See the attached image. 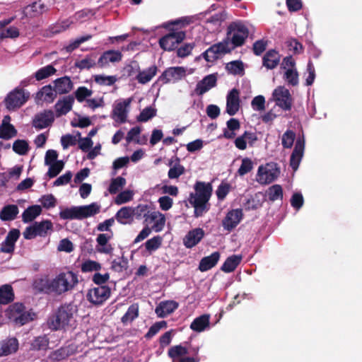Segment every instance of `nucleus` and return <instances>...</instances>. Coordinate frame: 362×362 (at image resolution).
Returning <instances> with one entry per match:
<instances>
[{
    "instance_id": "f257e3e1",
    "label": "nucleus",
    "mask_w": 362,
    "mask_h": 362,
    "mask_svg": "<svg viewBox=\"0 0 362 362\" xmlns=\"http://www.w3.org/2000/svg\"><path fill=\"white\" fill-rule=\"evenodd\" d=\"M194 192L189 194L188 202L194 207V216L202 217L210 209L209 199L212 194V185L210 182H196Z\"/></svg>"
},
{
    "instance_id": "f03ea898",
    "label": "nucleus",
    "mask_w": 362,
    "mask_h": 362,
    "mask_svg": "<svg viewBox=\"0 0 362 362\" xmlns=\"http://www.w3.org/2000/svg\"><path fill=\"white\" fill-rule=\"evenodd\" d=\"M76 312L75 306L71 303H64L58 308L48 320L47 325L52 330H60L67 326Z\"/></svg>"
},
{
    "instance_id": "7ed1b4c3",
    "label": "nucleus",
    "mask_w": 362,
    "mask_h": 362,
    "mask_svg": "<svg viewBox=\"0 0 362 362\" xmlns=\"http://www.w3.org/2000/svg\"><path fill=\"white\" fill-rule=\"evenodd\" d=\"M100 206L97 203L81 206L66 208L59 212V217L64 220H82L100 212Z\"/></svg>"
},
{
    "instance_id": "20e7f679",
    "label": "nucleus",
    "mask_w": 362,
    "mask_h": 362,
    "mask_svg": "<svg viewBox=\"0 0 362 362\" xmlns=\"http://www.w3.org/2000/svg\"><path fill=\"white\" fill-rule=\"evenodd\" d=\"M52 294L62 295L72 290L78 284V276L73 272H61L51 279Z\"/></svg>"
},
{
    "instance_id": "39448f33",
    "label": "nucleus",
    "mask_w": 362,
    "mask_h": 362,
    "mask_svg": "<svg viewBox=\"0 0 362 362\" xmlns=\"http://www.w3.org/2000/svg\"><path fill=\"white\" fill-rule=\"evenodd\" d=\"M35 314L26 310L24 304L15 303L7 308L6 316L16 326H23L33 320Z\"/></svg>"
},
{
    "instance_id": "423d86ee",
    "label": "nucleus",
    "mask_w": 362,
    "mask_h": 362,
    "mask_svg": "<svg viewBox=\"0 0 362 362\" xmlns=\"http://www.w3.org/2000/svg\"><path fill=\"white\" fill-rule=\"evenodd\" d=\"M248 35V28L240 22L230 23L227 29V39L233 44V48L242 46Z\"/></svg>"
},
{
    "instance_id": "0eeeda50",
    "label": "nucleus",
    "mask_w": 362,
    "mask_h": 362,
    "mask_svg": "<svg viewBox=\"0 0 362 362\" xmlns=\"http://www.w3.org/2000/svg\"><path fill=\"white\" fill-rule=\"evenodd\" d=\"M186 37V33L184 31H170L159 39L158 44L161 49L165 51H173L179 44H180Z\"/></svg>"
},
{
    "instance_id": "6e6552de",
    "label": "nucleus",
    "mask_w": 362,
    "mask_h": 362,
    "mask_svg": "<svg viewBox=\"0 0 362 362\" xmlns=\"http://www.w3.org/2000/svg\"><path fill=\"white\" fill-rule=\"evenodd\" d=\"M279 173L280 170L276 163H270L264 166L260 165L257 174V181L262 185L269 184L279 177Z\"/></svg>"
},
{
    "instance_id": "1a4fd4ad",
    "label": "nucleus",
    "mask_w": 362,
    "mask_h": 362,
    "mask_svg": "<svg viewBox=\"0 0 362 362\" xmlns=\"http://www.w3.org/2000/svg\"><path fill=\"white\" fill-rule=\"evenodd\" d=\"M29 98V93H25L23 88H16L4 99L6 107L11 111L23 105Z\"/></svg>"
},
{
    "instance_id": "9d476101",
    "label": "nucleus",
    "mask_w": 362,
    "mask_h": 362,
    "mask_svg": "<svg viewBox=\"0 0 362 362\" xmlns=\"http://www.w3.org/2000/svg\"><path fill=\"white\" fill-rule=\"evenodd\" d=\"M189 354V348L182 344L171 346L168 351L172 362H199V356H185Z\"/></svg>"
},
{
    "instance_id": "9b49d317",
    "label": "nucleus",
    "mask_w": 362,
    "mask_h": 362,
    "mask_svg": "<svg viewBox=\"0 0 362 362\" xmlns=\"http://www.w3.org/2000/svg\"><path fill=\"white\" fill-rule=\"evenodd\" d=\"M111 290L107 286H100L88 291L87 300L95 305H102L110 296Z\"/></svg>"
},
{
    "instance_id": "f8f14e48",
    "label": "nucleus",
    "mask_w": 362,
    "mask_h": 362,
    "mask_svg": "<svg viewBox=\"0 0 362 362\" xmlns=\"http://www.w3.org/2000/svg\"><path fill=\"white\" fill-rule=\"evenodd\" d=\"M273 97L276 105L284 110H290L293 99L289 90L284 86H278L273 92Z\"/></svg>"
},
{
    "instance_id": "ddd939ff",
    "label": "nucleus",
    "mask_w": 362,
    "mask_h": 362,
    "mask_svg": "<svg viewBox=\"0 0 362 362\" xmlns=\"http://www.w3.org/2000/svg\"><path fill=\"white\" fill-rule=\"evenodd\" d=\"M186 75V69L183 66H172L166 69L158 77V81L163 84L177 82Z\"/></svg>"
},
{
    "instance_id": "4468645a",
    "label": "nucleus",
    "mask_w": 362,
    "mask_h": 362,
    "mask_svg": "<svg viewBox=\"0 0 362 362\" xmlns=\"http://www.w3.org/2000/svg\"><path fill=\"white\" fill-rule=\"evenodd\" d=\"M243 216V214L241 209H232L227 213L222 221V225L226 230L231 231L239 224Z\"/></svg>"
},
{
    "instance_id": "2eb2a0df",
    "label": "nucleus",
    "mask_w": 362,
    "mask_h": 362,
    "mask_svg": "<svg viewBox=\"0 0 362 362\" xmlns=\"http://www.w3.org/2000/svg\"><path fill=\"white\" fill-rule=\"evenodd\" d=\"M54 121V115L52 110H46L35 116L33 126L37 129H42L51 125Z\"/></svg>"
},
{
    "instance_id": "dca6fc26",
    "label": "nucleus",
    "mask_w": 362,
    "mask_h": 362,
    "mask_svg": "<svg viewBox=\"0 0 362 362\" xmlns=\"http://www.w3.org/2000/svg\"><path fill=\"white\" fill-rule=\"evenodd\" d=\"M240 92L236 88H233L226 97V112L230 115H235L240 109Z\"/></svg>"
},
{
    "instance_id": "f3484780",
    "label": "nucleus",
    "mask_w": 362,
    "mask_h": 362,
    "mask_svg": "<svg viewBox=\"0 0 362 362\" xmlns=\"http://www.w3.org/2000/svg\"><path fill=\"white\" fill-rule=\"evenodd\" d=\"M74 103V97L69 95L59 99L54 105L55 115L57 117L66 115L72 109Z\"/></svg>"
},
{
    "instance_id": "a211bd4d",
    "label": "nucleus",
    "mask_w": 362,
    "mask_h": 362,
    "mask_svg": "<svg viewBox=\"0 0 362 362\" xmlns=\"http://www.w3.org/2000/svg\"><path fill=\"white\" fill-rule=\"evenodd\" d=\"M132 101V98H129L116 103L112 110V117H117L116 121H119L120 123L126 122L127 117V108L130 105Z\"/></svg>"
},
{
    "instance_id": "6ab92c4d",
    "label": "nucleus",
    "mask_w": 362,
    "mask_h": 362,
    "mask_svg": "<svg viewBox=\"0 0 362 362\" xmlns=\"http://www.w3.org/2000/svg\"><path fill=\"white\" fill-rule=\"evenodd\" d=\"M304 148V139L300 138L298 139L290 158V165L294 170H296L299 166L300 162L303 156Z\"/></svg>"
},
{
    "instance_id": "aec40b11",
    "label": "nucleus",
    "mask_w": 362,
    "mask_h": 362,
    "mask_svg": "<svg viewBox=\"0 0 362 362\" xmlns=\"http://www.w3.org/2000/svg\"><path fill=\"white\" fill-rule=\"evenodd\" d=\"M20 230L18 229H11L7 234L5 240L3 242L0 252L5 253H12L15 249V243L20 237Z\"/></svg>"
},
{
    "instance_id": "412c9836",
    "label": "nucleus",
    "mask_w": 362,
    "mask_h": 362,
    "mask_svg": "<svg viewBox=\"0 0 362 362\" xmlns=\"http://www.w3.org/2000/svg\"><path fill=\"white\" fill-rule=\"evenodd\" d=\"M217 78L214 74H209L199 81L196 86L194 92L197 95H202L211 88L216 86Z\"/></svg>"
},
{
    "instance_id": "4be33fe9",
    "label": "nucleus",
    "mask_w": 362,
    "mask_h": 362,
    "mask_svg": "<svg viewBox=\"0 0 362 362\" xmlns=\"http://www.w3.org/2000/svg\"><path fill=\"white\" fill-rule=\"evenodd\" d=\"M204 236L202 228H197L189 230L183 239L184 245L187 248H192L197 245Z\"/></svg>"
},
{
    "instance_id": "5701e85b",
    "label": "nucleus",
    "mask_w": 362,
    "mask_h": 362,
    "mask_svg": "<svg viewBox=\"0 0 362 362\" xmlns=\"http://www.w3.org/2000/svg\"><path fill=\"white\" fill-rule=\"evenodd\" d=\"M113 237V232L111 233H100L98 235L96 242L98 243V252L103 254L110 255L113 252V247L108 241Z\"/></svg>"
},
{
    "instance_id": "b1692460",
    "label": "nucleus",
    "mask_w": 362,
    "mask_h": 362,
    "mask_svg": "<svg viewBox=\"0 0 362 362\" xmlns=\"http://www.w3.org/2000/svg\"><path fill=\"white\" fill-rule=\"evenodd\" d=\"M281 54L274 49H269L262 57V66L267 69H274L279 64Z\"/></svg>"
},
{
    "instance_id": "393cba45",
    "label": "nucleus",
    "mask_w": 362,
    "mask_h": 362,
    "mask_svg": "<svg viewBox=\"0 0 362 362\" xmlns=\"http://www.w3.org/2000/svg\"><path fill=\"white\" fill-rule=\"evenodd\" d=\"M178 305L175 300L162 301L156 308L155 312L158 317L163 318L173 313L178 308Z\"/></svg>"
},
{
    "instance_id": "a878e982",
    "label": "nucleus",
    "mask_w": 362,
    "mask_h": 362,
    "mask_svg": "<svg viewBox=\"0 0 362 362\" xmlns=\"http://www.w3.org/2000/svg\"><path fill=\"white\" fill-rule=\"evenodd\" d=\"M158 71V66L155 64L144 70L139 69L138 74L136 76V80L140 84H146L157 74Z\"/></svg>"
},
{
    "instance_id": "bb28decb",
    "label": "nucleus",
    "mask_w": 362,
    "mask_h": 362,
    "mask_svg": "<svg viewBox=\"0 0 362 362\" xmlns=\"http://www.w3.org/2000/svg\"><path fill=\"white\" fill-rule=\"evenodd\" d=\"M33 288L38 293L52 294V281L48 277L35 279Z\"/></svg>"
},
{
    "instance_id": "cd10ccee",
    "label": "nucleus",
    "mask_w": 362,
    "mask_h": 362,
    "mask_svg": "<svg viewBox=\"0 0 362 362\" xmlns=\"http://www.w3.org/2000/svg\"><path fill=\"white\" fill-rule=\"evenodd\" d=\"M220 259V253L214 252L209 256L203 257L199 262V269L201 272H206L216 265Z\"/></svg>"
},
{
    "instance_id": "c85d7f7f",
    "label": "nucleus",
    "mask_w": 362,
    "mask_h": 362,
    "mask_svg": "<svg viewBox=\"0 0 362 362\" xmlns=\"http://www.w3.org/2000/svg\"><path fill=\"white\" fill-rule=\"evenodd\" d=\"M18 341L16 338H10L0 342V356H8L17 351Z\"/></svg>"
},
{
    "instance_id": "c756f323",
    "label": "nucleus",
    "mask_w": 362,
    "mask_h": 362,
    "mask_svg": "<svg viewBox=\"0 0 362 362\" xmlns=\"http://www.w3.org/2000/svg\"><path fill=\"white\" fill-rule=\"evenodd\" d=\"M54 88L58 94H66L72 90L73 83L68 76L61 77L54 81Z\"/></svg>"
},
{
    "instance_id": "7c9ffc66",
    "label": "nucleus",
    "mask_w": 362,
    "mask_h": 362,
    "mask_svg": "<svg viewBox=\"0 0 362 362\" xmlns=\"http://www.w3.org/2000/svg\"><path fill=\"white\" fill-rule=\"evenodd\" d=\"M115 219L122 225L130 224L134 218L132 207H122L115 214Z\"/></svg>"
},
{
    "instance_id": "2f4dec72",
    "label": "nucleus",
    "mask_w": 362,
    "mask_h": 362,
    "mask_svg": "<svg viewBox=\"0 0 362 362\" xmlns=\"http://www.w3.org/2000/svg\"><path fill=\"white\" fill-rule=\"evenodd\" d=\"M210 315L204 314L199 317H196L190 325V329L197 332H201L205 330L206 327H209Z\"/></svg>"
},
{
    "instance_id": "473e14b6",
    "label": "nucleus",
    "mask_w": 362,
    "mask_h": 362,
    "mask_svg": "<svg viewBox=\"0 0 362 362\" xmlns=\"http://www.w3.org/2000/svg\"><path fill=\"white\" fill-rule=\"evenodd\" d=\"M19 212L18 207L15 204L6 205L0 211V219L3 221L14 220Z\"/></svg>"
},
{
    "instance_id": "72a5a7b5",
    "label": "nucleus",
    "mask_w": 362,
    "mask_h": 362,
    "mask_svg": "<svg viewBox=\"0 0 362 362\" xmlns=\"http://www.w3.org/2000/svg\"><path fill=\"white\" fill-rule=\"evenodd\" d=\"M241 261V255H233L229 256L221 266V269L226 273L232 272L238 267Z\"/></svg>"
},
{
    "instance_id": "f704fd0d",
    "label": "nucleus",
    "mask_w": 362,
    "mask_h": 362,
    "mask_svg": "<svg viewBox=\"0 0 362 362\" xmlns=\"http://www.w3.org/2000/svg\"><path fill=\"white\" fill-rule=\"evenodd\" d=\"M57 93L55 92V88L53 89L50 85L43 86L37 93V97L47 103H52L57 97Z\"/></svg>"
},
{
    "instance_id": "c9c22d12",
    "label": "nucleus",
    "mask_w": 362,
    "mask_h": 362,
    "mask_svg": "<svg viewBox=\"0 0 362 362\" xmlns=\"http://www.w3.org/2000/svg\"><path fill=\"white\" fill-rule=\"evenodd\" d=\"M14 292L10 284L0 286V304L6 305L14 300Z\"/></svg>"
},
{
    "instance_id": "e433bc0d",
    "label": "nucleus",
    "mask_w": 362,
    "mask_h": 362,
    "mask_svg": "<svg viewBox=\"0 0 362 362\" xmlns=\"http://www.w3.org/2000/svg\"><path fill=\"white\" fill-rule=\"evenodd\" d=\"M49 339L47 335L44 334L35 337L30 344V350L32 351H45L48 349Z\"/></svg>"
},
{
    "instance_id": "4c0bfd02",
    "label": "nucleus",
    "mask_w": 362,
    "mask_h": 362,
    "mask_svg": "<svg viewBox=\"0 0 362 362\" xmlns=\"http://www.w3.org/2000/svg\"><path fill=\"white\" fill-rule=\"evenodd\" d=\"M42 212V208L39 205H33L28 207L22 214L23 221L28 223L33 221Z\"/></svg>"
},
{
    "instance_id": "58836bf2",
    "label": "nucleus",
    "mask_w": 362,
    "mask_h": 362,
    "mask_svg": "<svg viewBox=\"0 0 362 362\" xmlns=\"http://www.w3.org/2000/svg\"><path fill=\"white\" fill-rule=\"evenodd\" d=\"M95 59L96 55L95 54H88L84 59L76 62L75 66L79 69H90L97 65Z\"/></svg>"
},
{
    "instance_id": "ea45409f",
    "label": "nucleus",
    "mask_w": 362,
    "mask_h": 362,
    "mask_svg": "<svg viewBox=\"0 0 362 362\" xmlns=\"http://www.w3.org/2000/svg\"><path fill=\"white\" fill-rule=\"evenodd\" d=\"M18 131L13 124H0V138L8 140L16 136Z\"/></svg>"
},
{
    "instance_id": "a19ab883",
    "label": "nucleus",
    "mask_w": 362,
    "mask_h": 362,
    "mask_svg": "<svg viewBox=\"0 0 362 362\" xmlns=\"http://www.w3.org/2000/svg\"><path fill=\"white\" fill-rule=\"evenodd\" d=\"M175 165L169 169L168 173L170 179H177L185 171V167L180 164V159L177 156H175Z\"/></svg>"
},
{
    "instance_id": "79ce46f5",
    "label": "nucleus",
    "mask_w": 362,
    "mask_h": 362,
    "mask_svg": "<svg viewBox=\"0 0 362 362\" xmlns=\"http://www.w3.org/2000/svg\"><path fill=\"white\" fill-rule=\"evenodd\" d=\"M56 69L51 64L47 65L38 69L35 74V78L37 81H41L56 73Z\"/></svg>"
},
{
    "instance_id": "37998d69",
    "label": "nucleus",
    "mask_w": 362,
    "mask_h": 362,
    "mask_svg": "<svg viewBox=\"0 0 362 362\" xmlns=\"http://www.w3.org/2000/svg\"><path fill=\"white\" fill-rule=\"evenodd\" d=\"M228 71L233 75H243L244 65L242 61L235 60L228 63L226 66Z\"/></svg>"
},
{
    "instance_id": "c03bdc74",
    "label": "nucleus",
    "mask_w": 362,
    "mask_h": 362,
    "mask_svg": "<svg viewBox=\"0 0 362 362\" xmlns=\"http://www.w3.org/2000/svg\"><path fill=\"white\" fill-rule=\"evenodd\" d=\"M267 193L269 199L272 202L283 199V189L280 185H274L271 186L268 189Z\"/></svg>"
},
{
    "instance_id": "a18cd8bd",
    "label": "nucleus",
    "mask_w": 362,
    "mask_h": 362,
    "mask_svg": "<svg viewBox=\"0 0 362 362\" xmlns=\"http://www.w3.org/2000/svg\"><path fill=\"white\" fill-rule=\"evenodd\" d=\"M139 315V305L137 303H134L131 305L126 313L122 317V322L123 323H127L128 322H132L135 320Z\"/></svg>"
},
{
    "instance_id": "49530a36",
    "label": "nucleus",
    "mask_w": 362,
    "mask_h": 362,
    "mask_svg": "<svg viewBox=\"0 0 362 362\" xmlns=\"http://www.w3.org/2000/svg\"><path fill=\"white\" fill-rule=\"evenodd\" d=\"M12 148L16 153L23 156L29 151V144L26 140L17 139L13 142Z\"/></svg>"
},
{
    "instance_id": "de8ad7c7",
    "label": "nucleus",
    "mask_w": 362,
    "mask_h": 362,
    "mask_svg": "<svg viewBox=\"0 0 362 362\" xmlns=\"http://www.w3.org/2000/svg\"><path fill=\"white\" fill-rule=\"evenodd\" d=\"M126 180L122 177H117L113 178L108 187V191L111 194H115L120 189L124 187L126 185Z\"/></svg>"
},
{
    "instance_id": "09e8293b",
    "label": "nucleus",
    "mask_w": 362,
    "mask_h": 362,
    "mask_svg": "<svg viewBox=\"0 0 362 362\" xmlns=\"http://www.w3.org/2000/svg\"><path fill=\"white\" fill-rule=\"evenodd\" d=\"M157 110L151 106L145 107L137 116L139 122H146L156 115Z\"/></svg>"
},
{
    "instance_id": "8fccbe9b",
    "label": "nucleus",
    "mask_w": 362,
    "mask_h": 362,
    "mask_svg": "<svg viewBox=\"0 0 362 362\" xmlns=\"http://www.w3.org/2000/svg\"><path fill=\"white\" fill-rule=\"evenodd\" d=\"M286 45L289 51L294 54H300L303 52L304 47L296 38H289L286 41Z\"/></svg>"
},
{
    "instance_id": "3c124183",
    "label": "nucleus",
    "mask_w": 362,
    "mask_h": 362,
    "mask_svg": "<svg viewBox=\"0 0 362 362\" xmlns=\"http://www.w3.org/2000/svg\"><path fill=\"white\" fill-rule=\"evenodd\" d=\"M288 85L296 86L298 84V73L296 69H287L284 75Z\"/></svg>"
},
{
    "instance_id": "603ef678",
    "label": "nucleus",
    "mask_w": 362,
    "mask_h": 362,
    "mask_svg": "<svg viewBox=\"0 0 362 362\" xmlns=\"http://www.w3.org/2000/svg\"><path fill=\"white\" fill-rule=\"evenodd\" d=\"M37 235L45 236L48 230L52 228V223L50 221H42L41 222H35L33 223Z\"/></svg>"
},
{
    "instance_id": "864d4df0",
    "label": "nucleus",
    "mask_w": 362,
    "mask_h": 362,
    "mask_svg": "<svg viewBox=\"0 0 362 362\" xmlns=\"http://www.w3.org/2000/svg\"><path fill=\"white\" fill-rule=\"evenodd\" d=\"M163 238L160 235L154 236L145 243V247L148 252L151 253L158 250L162 245Z\"/></svg>"
},
{
    "instance_id": "5fc2aeb1",
    "label": "nucleus",
    "mask_w": 362,
    "mask_h": 362,
    "mask_svg": "<svg viewBox=\"0 0 362 362\" xmlns=\"http://www.w3.org/2000/svg\"><path fill=\"white\" fill-rule=\"evenodd\" d=\"M296 138V134L292 130H286L281 138V144L284 148H290L292 147Z\"/></svg>"
},
{
    "instance_id": "6e6d98bb",
    "label": "nucleus",
    "mask_w": 362,
    "mask_h": 362,
    "mask_svg": "<svg viewBox=\"0 0 362 362\" xmlns=\"http://www.w3.org/2000/svg\"><path fill=\"white\" fill-rule=\"evenodd\" d=\"M134 217L136 219H146L150 210L147 204H139L136 207L132 208Z\"/></svg>"
},
{
    "instance_id": "4d7b16f0",
    "label": "nucleus",
    "mask_w": 362,
    "mask_h": 362,
    "mask_svg": "<svg viewBox=\"0 0 362 362\" xmlns=\"http://www.w3.org/2000/svg\"><path fill=\"white\" fill-rule=\"evenodd\" d=\"M81 269V271L85 273L94 271L97 272L101 269V264L94 260L88 259L83 262Z\"/></svg>"
},
{
    "instance_id": "13d9d810",
    "label": "nucleus",
    "mask_w": 362,
    "mask_h": 362,
    "mask_svg": "<svg viewBox=\"0 0 362 362\" xmlns=\"http://www.w3.org/2000/svg\"><path fill=\"white\" fill-rule=\"evenodd\" d=\"M49 165V168L47 174L50 178H53L57 177L63 170L64 163L62 160H58Z\"/></svg>"
},
{
    "instance_id": "bf43d9fd",
    "label": "nucleus",
    "mask_w": 362,
    "mask_h": 362,
    "mask_svg": "<svg viewBox=\"0 0 362 362\" xmlns=\"http://www.w3.org/2000/svg\"><path fill=\"white\" fill-rule=\"evenodd\" d=\"M75 98L79 103L83 102L87 98L93 94V91L85 86L78 87L74 92Z\"/></svg>"
},
{
    "instance_id": "052dcab7",
    "label": "nucleus",
    "mask_w": 362,
    "mask_h": 362,
    "mask_svg": "<svg viewBox=\"0 0 362 362\" xmlns=\"http://www.w3.org/2000/svg\"><path fill=\"white\" fill-rule=\"evenodd\" d=\"M167 327V322L165 321H160L154 323L148 329L147 333L145 334L146 339H151L155 336L162 328Z\"/></svg>"
},
{
    "instance_id": "680f3d73",
    "label": "nucleus",
    "mask_w": 362,
    "mask_h": 362,
    "mask_svg": "<svg viewBox=\"0 0 362 362\" xmlns=\"http://www.w3.org/2000/svg\"><path fill=\"white\" fill-rule=\"evenodd\" d=\"M216 49L217 48L214 44L203 52L202 56L206 62H211L218 59L219 54Z\"/></svg>"
},
{
    "instance_id": "e2e57ef3",
    "label": "nucleus",
    "mask_w": 362,
    "mask_h": 362,
    "mask_svg": "<svg viewBox=\"0 0 362 362\" xmlns=\"http://www.w3.org/2000/svg\"><path fill=\"white\" fill-rule=\"evenodd\" d=\"M253 168V163L249 158H245L242 160L241 165L238 170L239 175L243 176L250 173Z\"/></svg>"
},
{
    "instance_id": "0e129e2a",
    "label": "nucleus",
    "mask_w": 362,
    "mask_h": 362,
    "mask_svg": "<svg viewBox=\"0 0 362 362\" xmlns=\"http://www.w3.org/2000/svg\"><path fill=\"white\" fill-rule=\"evenodd\" d=\"M94 80L97 83L101 86H112L116 82L117 78L114 76H105L103 75H95Z\"/></svg>"
},
{
    "instance_id": "69168bd1",
    "label": "nucleus",
    "mask_w": 362,
    "mask_h": 362,
    "mask_svg": "<svg viewBox=\"0 0 362 362\" xmlns=\"http://www.w3.org/2000/svg\"><path fill=\"white\" fill-rule=\"evenodd\" d=\"M20 33L17 28L11 26L6 29L2 30L0 33V40L4 38H16L19 36Z\"/></svg>"
},
{
    "instance_id": "338daca9",
    "label": "nucleus",
    "mask_w": 362,
    "mask_h": 362,
    "mask_svg": "<svg viewBox=\"0 0 362 362\" xmlns=\"http://www.w3.org/2000/svg\"><path fill=\"white\" fill-rule=\"evenodd\" d=\"M267 41L263 39L255 41L252 45V52L255 55L260 56L267 49Z\"/></svg>"
},
{
    "instance_id": "774afa93",
    "label": "nucleus",
    "mask_w": 362,
    "mask_h": 362,
    "mask_svg": "<svg viewBox=\"0 0 362 362\" xmlns=\"http://www.w3.org/2000/svg\"><path fill=\"white\" fill-rule=\"evenodd\" d=\"M133 197V193L130 190H125L117 194L115 198V203L118 205L127 203L132 200Z\"/></svg>"
}]
</instances>
